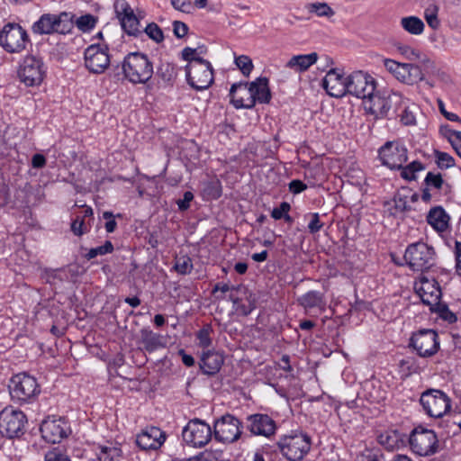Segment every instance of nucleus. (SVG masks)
Segmentation results:
<instances>
[{"mask_svg":"<svg viewBox=\"0 0 461 461\" xmlns=\"http://www.w3.org/2000/svg\"><path fill=\"white\" fill-rule=\"evenodd\" d=\"M266 77H259L251 83H235L230 89V103L236 109H252L257 103L269 104L272 98Z\"/></svg>","mask_w":461,"mask_h":461,"instance_id":"obj_1","label":"nucleus"},{"mask_svg":"<svg viewBox=\"0 0 461 461\" xmlns=\"http://www.w3.org/2000/svg\"><path fill=\"white\" fill-rule=\"evenodd\" d=\"M153 73V64L146 54L131 52L124 57L122 67L113 68V77L115 81L128 80L134 85L146 84Z\"/></svg>","mask_w":461,"mask_h":461,"instance_id":"obj_2","label":"nucleus"},{"mask_svg":"<svg viewBox=\"0 0 461 461\" xmlns=\"http://www.w3.org/2000/svg\"><path fill=\"white\" fill-rule=\"evenodd\" d=\"M196 49L185 47L181 52L182 59L188 61L185 67L188 85L198 91L207 89L213 83V69L211 63L194 56Z\"/></svg>","mask_w":461,"mask_h":461,"instance_id":"obj_3","label":"nucleus"},{"mask_svg":"<svg viewBox=\"0 0 461 461\" xmlns=\"http://www.w3.org/2000/svg\"><path fill=\"white\" fill-rule=\"evenodd\" d=\"M8 388L12 400L20 405L34 402L41 393L37 379L26 372L14 375Z\"/></svg>","mask_w":461,"mask_h":461,"instance_id":"obj_4","label":"nucleus"},{"mask_svg":"<svg viewBox=\"0 0 461 461\" xmlns=\"http://www.w3.org/2000/svg\"><path fill=\"white\" fill-rule=\"evenodd\" d=\"M276 446L288 461H301L310 451L312 440L306 433L295 430L281 436Z\"/></svg>","mask_w":461,"mask_h":461,"instance_id":"obj_5","label":"nucleus"},{"mask_svg":"<svg viewBox=\"0 0 461 461\" xmlns=\"http://www.w3.org/2000/svg\"><path fill=\"white\" fill-rule=\"evenodd\" d=\"M73 17L70 13L62 12L59 14H44L32 26V31L35 34H66L73 28Z\"/></svg>","mask_w":461,"mask_h":461,"instance_id":"obj_6","label":"nucleus"},{"mask_svg":"<svg viewBox=\"0 0 461 461\" xmlns=\"http://www.w3.org/2000/svg\"><path fill=\"white\" fill-rule=\"evenodd\" d=\"M31 39L27 31L16 23H7L0 31V46L8 53H21Z\"/></svg>","mask_w":461,"mask_h":461,"instance_id":"obj_7","label":"nucleus"},{"mask_svg":"<svg viewBox=\"0 0 461 461\" xmlns=\"http://www.w3.org/2000/svg\"><path fill=\"white\" fill-rule=\"evenodd\" d=\"M404 260L413 271L425 272L435 265V251L422 241L409 245L404 253Z\"/></svg>","mask_w":461,"mask_h":461,"instance_id":"obj_8","label":"nucleus"},{"mask_svg":"<svg viewBox=\"0 0 461 461\" xmlns=\"http://www.w3.org/2000/svg\"><path fill=\"white\" fill-rule=\"evenodd\" d=\"M409 443L413 453L420 456H429L440 449L437 434L432 429L416 427L409 437Z\"/></svg>","mask_w":461,"mask_h":461,"instance_id":"obj_9","label":"nucleus"},{"mask_svg":"<svg viewBox=\"0 0 461 461\" xmlns=\"http://www.w3.org/2000/svg\"><path fill=\"white\" fill-rule=\"evenodd\" d=\"M47 68L41 58L34 55L25 56L17 69L19 80L26 86H40L46 77Z\"/></svg>","mask_w":461,"mask_h":461,"instance_id":"obj_10","label":"nucleus"},{"mask_svg":"<svg viewBox=\"0 0 461 461\" xmlns=\"http://www.w3.org/2000/svg\"><path fill=\"white\" fill-rule=\"evenodd\" d=\"M26 423V415L12 406L5 407L0 411V433L3 434V438L21 437L24 433Z\"/></svg>","mask_w":461,"mask_h":461,"instance_id":"obj_11","label":"nucleus"},{"mask_svg":"<svg viewBox=\"0 0 461 461\" xmlns=\"http://www.w3.org/2000/svg\"><path fill=\"white\" fill-rule=\"evenodd\" d=\"M420 402L430 417L441 418L451 409L450 398L441 390L429 389L423 392Z\"/></svg>","mask_w":461,"mask_h":461,"instance_id":"obj_12","label":"nucleus"},{"mask_svg":"<svg viewBox=\"0 0 461 461\" xmlns=\"http://www.w3.org/2000/svg\"><path fill=\"white\" fill-rule=\"evenodd\" d=\"M243 423L231 414H225L216 420L213 424V437L222 443H233L242 434Z\"/></svg>","mask_w":461,"mask_h":461,"instance_id":"obj_13","label":"nucleus"},{"mask_svg":"<svg viewBox=\"0 0 461 461\" xmlns=\"http://www.w3.org/2000/svg\"><path fill=\"white\" fill-rule=\"evenodd\" d=\"M213 436L210 425L200 419H193L184 427L183 440L194 447H203L209 443Z\"/></svg>","mask_w":461,"mask_h":461,"instance_id":"obj_14","label":"nucleus"},{"mask_svg":"<svg viewBox=\"0 0 461 461\" xmlns=\"http://www.w3.org/2000/svg\"><path fill=\"white\" fill-rule=\"evenodd\" d=\"M384 68L400 82L412 86L423 80L420 66L412 63H400L393 59H384Z\"/></svg>","mask_w":461,"mask_h":461,"instance_id":"obj_15","label":"nucleus"},{"mask_svg":"<svg viewBox=\"0 0 461 461\" xmlns=\"http://www.w3.org/2000/svg\"><path fill=\"white\" fill-rule=\"evenodd\" d=\"M402 102V96L396 93H393L387 96H382L377 92L370 97H366L363 101L364 109L369 114L374 115L375 118H384L388 115L390 109L394 106L395 111L397 105Z\"/></svg>","mask_w":461,"mask_h":461,"instance_id":"obj_16","label":"nucleus"},{"mask_svg":"<svg viewBox=\"0 0 461 461\" xmlns=\"http://www.w3.org/2000/svg\"><path fill=\"white\" fill-rule=\"evenodd\" d=\"M438 336L433 330H420L411 337L409 346L420 357H430L439 349Z\"/></svg>","mask_w":461,"mask_h":461,"instance_id":"obj_17","label":"nucleus"},{"mask_svg":"<svg viewBox=\"0 0 461 461\" xmlns=\"http://www.w3.org/2000/svg\"><path fill=\"white\" fill-rule=\"evenodd\" d=\"M347 94L363 99L370 97L376 88L375 78L363 71H355L348 77Z\"/></svg>","mask_w":461,"mask_h":461,"instance_id":"obj_18","label":"nucleus"},{"mask_svg":"<svg viewBox=\"0 0 461 461\" xmlns=\"http://www.w3.org/2000/svg\"><path fill=\"white\" fill-rule=\"evenodd\" d=\"M378 157L382 165L396 170L407 161L408 150L397 141H387L378 149Z\"/></svg>","mask_w":461,"mask_h":461,"instance_id":"obj_19","label":"nucleus"},{"mask_svg":"<svg viewBox=\"0 0 461 461\" xmlns=\"http://www.w3.org/2000/svg\"><path fill=\"white\" fill-rule=\"evenodd\" d=\"M107 45L91 44L84 53L85 66L90 73L102 74L110 65Z\"/></svg>","mask_w":461,"mask_h":461,"instance_id":"obj_20","label":"nucleus"},{"mask_svg":"<svg viewBox=\"0 0 461 461\" xmlns=\"http://www.w3.org/2000/svg\"><path fill=\"white\" fill-rule=\"evenodd\" d=\"M246 429L253 435L271 438L276 433V421L266 413H254L247 416Z\"/></svg>","mask_w":461,"mask_h":461,"instance_id":"obj_21","label":"nucleus"},{"mask_svg":"<svg viewBox=\"0 0 461 461\" xmlns=\"http://www.w3.org/2000/svg\"><path fill=\"white\" fill-rule=\"evenodd\" d=\"M40 431L45 441L55 444L68 435L70 428L64 418L52 416L41 422Z\"/></svg>","mask_w":461,"mask_h":461,"instance_id":"obj_22","label":"nucleus"},{"mask_svg":"<svg viewBox=\"0 0 461 461\" xmlns=\"http://www.w3.org/2000/svg\"><path fill=\"white\" fill-rule=\"evenodd\" d=\"M414 288L422 303L429 306L437 304L441 298L440 286L434 277L429 278L422 274L419 282L415 283Z\"/></svg>","mask_w":461,"mask_h":461,"instance_id":"obj_23","label":"nucleus"},{"mask_svg":"<svg viewBox=\"0 0 461 461\" xmlns=\"http://www.w3.org/2000/svg\"><path fill=\"white\" fill-rule=\"evenodd\" d=\"M348 77L339 68H331L322 79V86L330 96L339 98L347 95Z\"/></svg>","mask_w":461,"mask_h":461,"instance_id":"obj_24","label":"nucleus"},{"mask_svg":"<svg viewBox=\"0 0 461 461\" xmlns=\"http://www.w3.org/2000/svg\"><path fill=\"white\" fill-rule=\"evenodd\" d=\"M166 440V433L158 427H148L137 435L136 444L142 450H157Z\"/></svg>","mask_w":461,"mask_h":461,"instance_id":"obj_25","label":"nucleus"},{"mask_svg":"<svg viewBox=\"0 0 461 461\" xmlns=\"http://www.w3.org/2000/svg\"><path fill=\"white\" fill-rule=\"evenodd\" d=\"M224 363V357L221 353L214 350H207L203 353L199 366L202 372L207 375H216Z\"/></svg>","mask_w":461,"mask_h":461,"instance_id":"obj_26","label":"nucleus"},{"mask_svg":"<svg viewBox=\"0 0 461 461\" xmlns=\"http://www.w3.org/2000/svg\"><path fill=\"white\" fill-rule=\"evenodd\" d=\"M229 300L233 303L236 312L248 316L256 308V301L245 287V292L237 294H229Z\"/></svg>","mask_w":461,"mask_h":461,"instance_id":"obj_27","label":"nucleus"},{"mask_svg":"<svg viewBox=\"0 0 461 461\" xmlns=\"http://www.w3.org/2000/svg\"><path fill=\"white\" fill-rule=\"evenodd\" d=\"M139 342L142 345L143 349L149 353L166 346L164 337L153 332L149 328H142L140 330Z\"/></svg>","mask_w":461,"mask_h":461,"instance_id":"obj_28","label":"nucleus"},{"mask_svg":"<svg viewBox=\"0 0 461 461\" xmlns=\"http://www.w3.org/2000/svg\"><path fill=\"white\" fill-rule=\"evenodd\" d=\"M298 303L305 311L317 308L323 312L326 308V300L323 293L319 291H309L298 298Z\"/></svg>","mask_w":461,"mask_h":461,"instance_id":"obj_29","label":"nucleus"},{"mask_svg":"<svg viewBox=\"0 0 461 461\" xmlns=\"http://www.w3.org/2000/svg\"><path fill=\"white\" fill-rule=\"evenodd\" d=\"M450 217L442 206L431 208L427 215L428 223L435 230H446L448 228Z\"/></svg>","mask_w":461,"mask_h":461,"instance_id":"obj_30","label":"nucleus"},{"mask_svg":"<svg viewBox=\"0 0 461 461\" xmlns=\"http://www.w3.org/2000/svg\"><path fill=\"white\" fill-rule=\"evenodd\" d=\"M318 59V54L312 52L310 54H302L293 56L286 63L285 67L301 73L306 71Z\"/></svg>","mask_w":461,"mask_h":461,"instance_id":"obj_31","label":"nucleus"},{"mask_svg":"<svg viewBox=\"0 0 461 461\" xmlns=\"http://www.w3.org/2000/svg\"><path fill=\"white\" fill-rule=\"evenodd\" d=\"M201 185L200 194L203 201L217 200L222 194V185L217 177L203 181Z\"/></svg>","mask_w":461,"mask_h":461,"instance_id":"obj_32","label":"nucleus"},{"mask_svg":"<svg viewBox=\"0 0 461 461\" xmlns=\"http://www.w3.org/2000/svg\"><path fill=\"white\" fill-rule=\"evenodd\" d=\"M377 440L388 450H393L403 444V435L398 430L390 429L381 433Z\"/></svg>","mask_w":461,"mask_h":461,"instance_id":"obj_33","label":"nucleus"},{"mask_svg":"<svg viewBox=\"0 0 461 461\" xmlns=\"http://www.w3.org/2000/svg\"><path fill=\"white\" fill-rule=\"evenodd\" d=\"M102 220L104 221L105 230H114L117 227L126 228L128 219L122 213L113 214L111 212H104Z\"/></svg>","mask_w":461,"mask_h":461,"instance_id":"obj_34","label":"nucleus"},{"mask_svg":"<svg viewBox=\"0 0 461 461\" xmlns=\"http://www.w3.org/2000/svg\"><path fill=\"white\" fill-rule=\"evenodd\" d=\"M157 76L166 83L172 84L177 76V68L170 62H161L157 68Z\"/></svg>","mask_w":461,"mask_h":461,"instance_id":"obj_35","label":"nucleus"},{"mask_svg":"<svg viewBox=\"0 0 461 461\" xmlns=\"http://www.w3.org/2000/svg\"><path fill=\"white\" fill-rule=\"evenodd\" d=\"M401 25L406 32L413 35L421 34L424 31V23L416 16L402 18Z\"/></svg>","mask_w":461,"mask_h":461,"instance_id":"obj_36","label":"nucleus"},{"mask_svg":"<svg viewBox=\"0 0 461 461\" xmlns=\"http://www.w3.org/2000/svg\"><path fill=\"white\" fill-rule=\"evenodd\" d=\"M120 23L122 30L130 36L138 37L142 33V31L140 29V21L134 13L125 19L121 18Z\"/></svg>","mask_w":461,"mask_h":461,"instance_id":"obj_37","label":"nucleus"},{"mask_svg":"<svg viewBox=\"0 0 461 461\" xmlns=\"http://www.w3.org/2000/svg\"><path fill=\"white\" fill-rule=\"evenodd\" d=\"M425 169V165L418 160H414L399 169L401 170V176L407 181H414L417 179L416 173Z\"/></svg>","mask_w":461,"mask_h":461,"instance_id":"obj_38","label":"nucleus"},{"mask_svg":"<svg viewBox=\"0 0 461 461\" xmlns=\"http://www.w3.org/2000/svg\"><path fill=\"white\" fill-rule=\"evenodd\" d=\"M218 292H221V294H225L227 292H230V294H240L241 292H245V287L243 285H230L227 283L219 282L215 284L212 290V294L215 296L218 300H223L225 298L224 295H216Z\"/></svg>","mask_w":461,"mask_h":461,"instance_id":"obj_39","label":"nucleus"},{"mask_svg":"<svg viewBox=\"0 0 461 461\" xmlns=\"http://www.w3.org/2000/svg\"><path fill=\"white\" fill-rule=\"evenodd\" d=\"M430 311L436 312L442 320L448 323H454L457 318L454 312H452L446 303H440V300L437 302V304L430 305Z\"/></svg>","mask_w":461,"mask_h":461,"instance_id":"obj_40","label":"nucleus"},{"mask_svg":"<svg viewBox=\"0 0 461 461\" xmlns=\"http://www.w3.org/2000/svg\"><path fill=\"white\" fill-rule=\"evenodd\" d=\"M113 249H114L113 243L110 240H106L102 246L89 249L87 252L83 255V257L87 260H91L98 256L111 254Z\"/></svg>","mask_w":461,"mask_h":461,"instance_id":"obj_41","label":"nucleus"},{"mask_svg":"<svg viewBox=\"0 0 461 461\" xmlns=\"http://www.w3.org/2000/svg\"><path fill=\"white\" fill-rule=\"evenodd\" d=\"M305 8L309 13L316 14L318 16L330 17L334 14L333 10L326 3H309Z\"/></svg>","mask_w":461,"mask_h":461,"instance_id":"obj_42","label":"nucleus"},{"mask_svg":"<svg viewBox=\"0 0 461 461\" xmlns=\"http://www.w3.org/2000/svg\"><path fill=\"white\" fill-rule=\"evenodd\" d=\"M438 7L436 5H430L425 9L424 18L428 25L436 30L439 27L440 22L438 18Z\"/></svg>","mask_w":461,"mask_h":461,"instance_id":"obj_43","label":"nucleus"},{"mask_svg":"<svg viewBox=\"0 0 461 461\" xmlns=\"http://www.w3.org/2000/svg\"><path fill=\"white\" fill-rule=\"evenodd\" d=\"M424 185L429 189L440 190L445 185V181L440 173L428 172L424 179Z\"/></svg>","mask_w":461,"mask_h":461,"instance_id":"obj_44","label":"nucleus"},{"mask_svg":"<svg viewBox=\"0 0 461 461\" xmlns=\"http://www.w3.org/2000/svg\"><path fill=\"white\" fill-rule=\"evenodd\" d=\"M291 209V205L287 202H282L279 206L275 207L271 212V216L275 220H281L284 219L286 222H291L292 218L288 214L289 211Z\"/></svg>","mask_w":461,"mask_h":461,"instance_id":"obj_45","label":"nucleus"},{"mask_svg":"<svg viewBox=\"0 0 461 461\" xmlns=\"http://www.w3.org/2000/svg\"><path fill=\"white\" fill-rule=\"evenodd\" d=\"M174 269L180 275H187L193 269L192 260L187 256H182L176 258Z\"/></svg>","mask_w":461,"mask_h":461,"instance_id":"obj_46","label":"nucleus"},{"mask_svg":"<svg viewBox=\"0 0 461 461\" xmlns=\"http://www.w3.org/2000/svg\"><path fill=\"white\" fill-rule=\"evenodd\" d=\"M114 12L116 14V17L121 22V18L125 19L130 14H133V10L128 4L126 0H116L113 4Z\"/></svg>","mask_w":461,"mask_h":461,"instance_id":"obj_47","label":"nucleus"},{"mask_svg":"<svg viewBox=\"0 0 461 461\" xmlns=\"http://www.w3.org/2000/svg\"><path fill=\"white\" fill-rule=\"evenodd\" d=\"M149 39L157 43H160L164 41V34L161 28L155 23H149L143 31Z\"/></svg>","mask_w":461,"mask_h":461,"instance_id":"obj_48","label":"nucleus"},{"mask_svg":"<svg viewBox=\"0 0 461 461\" xmlns=\"http://www.w3.org/2000/svg\"><path fill=\"white\" fill-rule=\"evenodd\" d=\"M235 64L245 77H249L254 68L251 59L246 55L236 57Z\"/></svg>","mask_w":461,"mask_h":461,"instance_id":"obj_49","label":"nucleus"},{"mask_svg":"<svg viewBox=\"0 0 461 461\" xmlns=\"http://www.w3.org/2000/svg\"><path fill=\"white\" fill-rule=\"evenodd\" d=\"M435 157L437 158V165L441 169H447L455 166V159L448 153L436 150Z\"/></svg>","mask_w":461,"mask_h":461,"instance_id":"obj_50","label":"nucleus"},{"mask_svg":"<svg viewBox=\"0 0 461 461\" xmlns=\"http://www.w3.org/2000/svg\"><path fill=\"white\" fill-rule=\"evenodd\" d=\"M212 332L211 325L203 326L196 334V338L199 340V346L205 348L212 345V339L210 334Z\"/></svg>","mask_w":461,"mask_h":461,"instance_id":"obj_51","label":"nucleus"},{"mask_svg":"<svg viewBox=\"0 0 461 461\" xmlns=\"http://www.w3.org/2000/svg\"><path fill=\"white\" fill-rule=\"evenodd\" d=\"M96 19L92 14H85L77 20V26L82 32H88L95 26Z\"/></svg>","mask_w":461,"mask_h":461,"instance_id":"obj_52","label":"nucleus"},{"mask_svg":"<svg viewBox=\"0 0 461 461\" xmlns=\"http://www.w3.org/2000/svg\"><path fill=\"white\" fill-rule=\"evenodd\" d=\"M397 50L410 61H416L420 59V52L410 46L399 45Z\"/></svg>","mask_w":461,"mask_h":461,"instance_id":"obj_53","label":"nucleus"},{"mask_svg":"<svg viewBox=\"0 0 461 461\" xmlns=\"http://www.w3.org/2000/svg\"><path fill=\"white\" fill-rule=\"evenodd\" d=\"M304 222L307 224L309 230H320L323 224L320 221L318 213H308L303 216Z\"/></svg>","mask_w":461,"mask_h":461,"instance_id":"obj_54","label":"nucleus"},{"mask_svg":"<svg viewBox=\"0 0 461 461\" xmlns=\"http://www.w3.org/2000/svg\"><path fill=\"white\" fill-rule=\"evenodd\" d=\"M194 194L191 191H185L183 194V198L176 201L178 210L185 212L190 208V203L194 200Z\"/></svg>","mask_w":461,"mask_h":461,"instance_id":"obj_55","label":"nucleus"},{"mask_svg":"<svg viewBox=\"0 0 461 461\" xmlns=\"http://www.w3.org/2000/svg\"><path fill=\"white\" fill-rule=\"evenodd\" d=\"M171 5L177 11L191 14L193 4L190 0H171Z\"/></svg>","mask_w":461,"mask_h":461,"instance_id":"obj_56","label":"nucleus"},{"mask_svg":"<svg viewBox=\"0 0 461 461\" xmlns=\"http://www.w3.org/2000/svg\"><path fill=\"white\" fill-rule=\"evenodd\" d=\"M45 461H71L69 457L62 453L59 448L48 451L45 455Z\"/></svg>","mask_w":461,"mask_h":461,"instance_id":"obj_57","label":"nucleus"},{"mask_svg":"<svg viewBox=\"0 0 461 461\" xmlns=\"http://www.w3.org/2000/svg\"><path fill=\"white\" fill-rule=\"evenodd\" d=\"M188 26L180 21L173 22V32L177 39H183L188 33Z\"/></svg>","mask_w":461,"mask_h":461,"instance_id":"obj_58","label":"nucleus"},{"mask_svg":"<svg viewBox=\"0 0 461 461\" xmlns=\"http://www.w3.org/2000/svg\"><path fill=\"white\" fill-rule=\"evenodd\" d=\"M288 189L293 194H298L307 189V185L302 180L294 179L288 184Z\"/></svg>","mask_w":461,"mask_h":461,"instance_id":"obj_59","label":"nucleus"},{"mask_svg":"<svg viewBox=\"0 0 461 461\" xmlns=\"http://www.w3.org/2000/svg\"><path fill=\"white\" fill-rule=\"evenodd\" d=\"M82 216H80L81 220H85L86 221V224L88 225L89 229L93 227L95 218H94V212L93 209L89 206H83L81 211Z\"/></svg>","mask_w":461,"mask_h":461,"instance_id":"obj_60","label":"nucleus"},{"mask_svg":"<svg viewBox=\"0 0 461 461\" xmlns=\"http://www.w3.org/2000/svg\"><path fill=\"white\" fill-rule=\"evenodd\" d=\"M440 134L450 142L461 131L452 130L448 124L441 125L439 128Z\"/></svg>","mask_w":461,"mask_h":461,"instance_id":"obj_61","label":"nucleus"},{"mask_svg":"<svg viewBox=\"0 0 461 461\" xmlns=\"http://www.w3.org/2000/svg\"><path fill=\"white\" fill-rule=\"evenodd\" d=\"M47 160L44 155L36 153L32 158V167L33 168H43L46 166Z\"/></svg>","mask_w":461,"mask_h":461,"instance_id":"obj_62","label":"nucleus"},{"mask_svg":"<svg viewBox=\"0 0 461 461\" xmlns=\"http://www.w3.org/2000/svg\"><path fill=\"white\" fill-rule=\"evenodd\" d=\"M90 230L86 221L81 220L80 216L77 215L71 222L70 230Z\"/></svg>","mask_w":461,"mask_h":461,"instance_id":"obj_63","label":"nucleus"},{"mask_svg":"<svg viewBox=\"0 0 461 461\" xmlns=\"http://www.w3.org/2000/svg\"><path fill=\"white\" fill-rule=\"evenodd\" d=\"M400 116H401V122L404 125H411V124L415 123V116L413 115V113L411 112L408 111V109L406 107H404V109L402 110Z\"/></svg>","mask_w":461,"mask_h":461,"instance_id":"obj_64","label":"nucleus"}]
</instances>
